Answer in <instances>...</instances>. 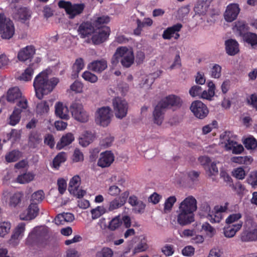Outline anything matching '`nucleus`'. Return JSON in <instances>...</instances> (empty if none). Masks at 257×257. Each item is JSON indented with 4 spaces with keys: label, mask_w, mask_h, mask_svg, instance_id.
<instances>
[{
    "label": "nucleus",
    "mask_w": 257,
    "mask_h": 257,
    "mask_svg": "<svg viewBox=\"0 0 257 257\" xmlns=\"http://www.w3.org/2000/svg\"><path fill=\"white\" fill-rule=\"evenodd\" d=\"M59 82V79L53 77L49 79L47 71H43L37 75L33 82L36 97L42 99L44 96L50 93Z\"/></svg>",
    "instance_id": "1"
},
{
    "label": "nucleus",
    "mask_w": 257,
    "mask_h": 257,
    "mask_svg": "<svg viewBox=\"0 0 257 257\" xmlns=\"http://www.w3.org/2000/svg\"><path fill=\"white\" fill-rule=\"evenodd\" d=\"M182 104V100L180 97L175 95H170L162 99L156 106L153 112L154 123L161 125L166 109L172 107H180Z\"/></svg>",
    "instance_id": "2"
},
{
    "label": "nucleus",
    "mask_w": 257,
    "mask_h": 257,
    "mask_svg": "<svg viewBox=\"0 0 257 257\" xmlns=\"http://www.w3.org/2000/svg\"><path fill=\"white\" fill-rule=\"evenodd\" d=\"M15 33L13 22L0 13V35L2 39L9 40Z\"/></svg>",
    "instance_id": "3"
},
{
    "label": "nucleus",
    "mask_w": 257,
    "mask_h": 257,
    "mask_svg": "<svg viewBox=\"0 0 257 257\" xmlns=\"http://www.w3.org/2000/svg\"><path fill=\"white\" fill-rule=\"evenodd\" d=\"M72 116L74 119L80 122H86L89 120L88 113L83 108L82 104L75 101L72 103L70 106Z\"/></svg>",
    "instance_id": "4"
},
{
    "label": "nucleus",
    "mask_w": 257,
    "mask_h": 257,
    "mask_svg": "<svg viewBox=\"0 0 257 257\" xmlns=\"http://www.w3.org/2000/svg\"><path fill=\"white\" fill-rule=\"evenodd\" d=\"M58 6L60 8L65 9L66 13L69 15L71 19L81 14L85 8L84 4H72L70 2L62 0L58 2Z\"/></svg>",
    "instance_id": "5"
},
{
    "label": "nucleus",
    "mask_w": 257,
    "mask_h": 257,
    "mask_svg": "<svg viewBox=\"0 0 257 257\" xmlns=\"http://www.w3.org/2000/svg\"><path fill=\"white\" fill-rule=\"evenodd\" d=\"M117 54L121 57L120 60L121 65L126 68H128L134 63L135 57L133 49L126 47H119L117 48Z\"/></svg>",
    "instance_id": "6"
},
{
    "label": "nucleus",
    "mask_w": 257,
    "mask_h": 257,
    "mask_svg": "<svg viewBox=\"0 0 257 257\" xmlns=\"http://www.w3.org/2000/svg\"><path fill=\"white\" fill-rule=\"evenodd\" d=\"M112 105L115 116L122 118L126 115L128 110V103L123 99L117 97L112 99Z\"/></svg>",
    "instance_id": "7"
},
{
    "label": "nucleus",
    "mask_w": 257,
    "mask_h": 257,
    "mask_svg": "<svg viewBox=\"0 0 257 257\" xmlns=\"http://www.w3.org/2000/svg\"><path fill=\"white\" fill-rule=\"evenodd\" d=\"M111 115V109L109 106L98 108L95 116L96 123L103 127L107 126L110 122Z\"/></svg>",
    "instance_id": "8"
},
{
    "label": "nucleus",
    "mask_w": 257,
    "mask_h": 257,
    "mask_svg": "<svg viewBox=\"0 0 257 257\" xmlns=\"http://www.w3.org/2000/svg\"><path fill=\"white\" fill-rule=\"evenodd\" d=\"M190 109L194 116L200 119L206 117L209 113L207 106L200 100L193 101Z\"/></svg>",
    "instance_id": "9"
},
{
    "label": "nucleus",
    "mask_w": 257,
    "mask_h": 257,
    "mask_svg": "<svg viewBox=\"0 0 257 257\" xmlns=\"http://www.w3.org/2000/svg\"><path fill=\"white\" fill-rule=\"evenodd\" d=\"M182 27L183 25L180 23H177L171 27H168L163 32V38L165 40H170L174 38L175 40H178L180 36L179 32Z\"/></svg>",
    "instance_id": "10"
},
{
    "label": "nucleus",
    "mask_w": 257,
    "mask_h": 257,
    "mask_svg": "<svg viewBox=\"0 0 257 257\" xmlns=\"http://www.w3.org/2000/svg\"><path fill=\"white\" fill-rule=\"evenodd\" d=\"M240 11L238 4L233 3L228 5L224 14V19L228 22H233L237 18Z\"/></svg>",
    "instance_id": "11"
},
{
    "label": "nucleus",
    "mask_w": 257,
    "mask_h": 257,
    "mask_svg": "<svg viewBox=\"0 0 257 257\" xmlns=\"http://www.w3.org/2000/svg\"><path fill=\"white\" fill-rule=\"evenodd\" d=\"M38 205L36 203H31L27 209L20 215V218L22 220H30L34 219L39 213Z\"/></svg>",
    "instance_id": "12"
},
{
    "label": "nucleus",
    "mask_w": 257,
    "mask_h": 257,
    "mask_svg": "<svg viewBox=\"0 0 257 257\" xmlns=\"http://www.w3.org/2000/svg\"><path fill=\"white\" fill-rule=\"evenodd\" d=\"M110 29L105 28L101 30H96L91 37L94 45H99L104 42L109 35Z\"/></svg>",
    "instance_id": "13"
},
{
    "label": "nucleus",
    "mask_w": 257,
    "mask_h": 257,
    "mask_svg": "<svg viewBox=\"0 0 257 257\" xmlns=\"http://www.w3.org/2000/svg\"><path fill=\"white\" fill-rule=\"evenodd\" d=\"M179 209L193 213L197 209L196 200L192 196L186 198L180 204Z\"/></svg>",
    "instance_id": "14"
},
{
    "label": "nucleus",
    "mask_w": 257,
    "mask_h": 257,
    "mask_svg": "<svg viewBox=\"0 0 257 257\" xmlns=\"http://www.w3.org/2000/svg\"><path fill=\"white\" fill-rule=\"evenodd\" d=\"M96 29L92 23L89 22H83L78 27L77 32L81 38H85L91 35Z\"/></svg>",
    "instance_id": "15"
},
{
    "label": "nucleus",
    "mask_w": 257,
    "mask_h": 257,
    "mask_svg": "<svg viewBox=\"0 0 257 257\" xmlns=\"http://www.w3.org/2000/svg\"><path fill=\"white\" fill-rule=\"evenodd\" d=\"M107 68V61L103 58L93 60L88 65V69L97 73H101Z\"/></svg>",
    "instance_id": "16"
},
{
    "label": "nucleus",
    "mask_w": 257,
    "mask_h": 257,
    "mask_svg": "<svg viewBox=\"0 0 257 257\" xmlns=\"http://www.w3.org/2000/svg\"><path fill=\"white\" fill-rule=\"evenodd\" d=\"M26 224L24 222H21L18 224L15 228L11 238L9 240V243L13 245H16L18 244L19 240L22 237L25 230Z\"/></svg>",
    "instance_id": "17"
},
{
    "label": "nucleus",
    "mask_w": 257,
    "mask_h": 257,
    "mask_svg": "<svg viewBox=\"0 0 257 257\" xmlns=\"http://www.w3.org/2000/svg\"><path fill=\"white\" fill-rule=\"evenodd\" d=\"M114 159L113 154L111 151H106L100 154V157L97 162V165L101 168L108 167L113 163Z\"/></svg>",
    "instance_id": "18"
},
{
    "label": "nucleus",
    "mask_w": 257,
    "mask_h": 257,
    "mask_svg": "<svg viewBox=\"0 0 257 257\" xmlns=\"http://www.w3.org/2000/svg\"><path fill=\"white\" fill-rule=\"evenodd\" d=\"M177 220L178 224L181 226L190 224L194 221V214L187 212L184 210H179Z\"/></svg>",
    "instance_id": "19"
},
{
    "label": "nucleus",
    "mask_w": 257,
    "mask_h": 257,
    "mask_svg": "<svg viewBox=\"0 0 257 257\" xmlns=\"http://www.w3.org/2000/svg\"><path fill=\"white\" fill-rule=\"evenodd\" d=\"M36 50L32 45L27 46L21 49L18 54V58L21 61L31 60L35 54Z\"/></svg>",
    "instance_id": "20"
},
{
    "label": "nucleus",
    "mask_w": 257,
    "mask_h": 257,
    "mask_svg": "<svg viewBox=\"0 0 257 257\" xmlns=\"http://www.w3.org/2000/svg\"><path fill=\"white\" fill-rule=\"evenodd\" d=\"M240 238L242 242L257 241V227L245 229L240 234Z\"/></svg>",
    "instance_id": "21"
},
{
    "label": "nucleus",
    "mask_w": 257,
    "mask_h": 257,
    "mask_svg": "<svg viewBox=\"0 0 257 257\" xmlns=\"http://www.w3.org/2000/svg\"><path fill=\"white\" fill-rule=\"evenodd\" d=\"M24 198V194L21 191H17L11 194L8 200V205L11 208H17L20 206Z\"/></svg>",
    "instance_id": "22"
},
{
    "label": "nucleus",
    "mask_w": 257,
    "mask_h": 257,
    "mask_svg": "<svg viewBox=\"0 0 257 257\" xmlns=\"http://www.w3.org/2000/svg\"><path fill=\"white\" fill-rule=\"evenodd\" d=\"M96 138V134L94 131H85L79 139V144L85 147L91 143Z\"/></svg>",
    "instance_id": "23"
},
{
    "label": "nucleus",
    "mask_w": 257,
    "mask_h": 257,
    "mask_svg": "<svg viewBox=\"0 0 257 257\" xmlns=\"http://www.w3.org/2000/svg\"><path fill=\"white\" fill-rule=\"evenodd\" d=\"M55 113L56 116L61 119L68 120L69 118L68 109L62 102H57L55 105Z\"/></svg>",
    "instance_id": "24"
},
{
    "label": "nucleus",
    "mask_w": 257,
    "mask_h": 257,
    "mask_svg": "<svg viewBox=\"0 0 257 257\" xmlns=\"http://www.w3.org/2000/svg\"><path fill=\"white\" fill-rule=\"evenodd\" d=\"M226 53L230 56H234L239 52L238 44L233 39H229L225 41Z\"/></svg>",
    "instance_id": "25"
},
{
    "label": "nucleus",
    "mask_w": 257,
    "mask_h": 257,
    "mask_svg": "<svg viewBox=\"0 0 257 257\" xmlns=\"http://www.w3.org/2000/svg\"><path fill=\"white\" fill-rule=\"evenodd\" d=\"M242 226V222L239 221L236 224L224 227V234L225 237L230 238L235 235L236 232L240 230Z\"/></svg>",
    "instance_id": "26"
},
{
    "label": "nucleus",
    "mask_w": 257,
    "mask_h": 257,
    "mask_svg": "<svg viewBox=\"0 0 257 257\" xmlns=\"http://www.w3.org/2000/svg\"><path fill=\"white\" fill-rule=\"evenodd\" d=\"M110 21L107 16H102L94 18L92 20V24L96 30H101L108 27H104V24H107Z\"/></svg>",
    "instance_id": "27"
},
{
    "label": "nucleus",
    "mask_w": 257,
    "mask_h": 257,
    "mask_svg": "<svg viewBox=\"0 0 257 257\" xmlns=\"http://www.w3.org/2000/svg\"><path fill=\"white\" fill-rule=\"evenodd\" d=\"M37 67L36 65L32 63L27 68L24 72L19 77V79L25 81L31 80L34 70Z\"/></svg>",
    "instance_id": "28"
},
{
    "label": "nucleus",
    "mask_w": 257,
    "mask_h": 257,
    "mask_svg": "<svg viewBox=\"0 0 257 257\" xmlns=\"http://www.w3.org/2000/svg\"><path fill=\"white\" fill-rule=\"evenodd\" d=\"M233 29L234 31L236 32L242 37L248 32V27L244 21H238L236 22Z\"/></svg>",
    "instance_id": "29"
},
{
    "label": "nucleus",
    "mask_w": 257,
    "mask_h": 257,
    "mask_svg": "<svg viewBox=\"0 0 257 257\" xmlns=\"http://www.w3.org/2000/svg\"><path fill=\"white\" fill-rule=\"evenodd\" d=\"M22 93L18 87L10 88L7 92V99L9 102H14L21 98Z\"/></svg>",
    "instance_id": "30"
},
{
    "label": "nucleus",
    "mask_w": 257,
    "mask_h": 257,
    "mask_svg": "<svg viewBox=\"0 0 257 257\" xmlns=\"http://www.w3.org/2000/svg\"><path fill=\"white\" fill-rule=\"evenodd\" d=\"M74 140V137L72 134L67 133L63 136L59 142L57 144L56 148L58 150H61L64 147L70 145Z\"/></svg>",
    "instance_id": "31"
},
{
    "label": "nucleus",
    "mask_w": 257,
    "mask_h": 257,
    "mask_svg": "<svg viewBox=\"0 0 257 257\" xmlns=\"http://www.w3.org/2000/svg\"><path fill=\"white\" fill-rule=\"evenodd\" d=\"M22 112V109L16 107L9 118L8 123L12 126H15L19 123L21 120Z\"/></svg>",
    "instance_id": "32"
},
{
    "label": "nucleus",
    "mask_w": 257,
    "mask_h": 257,
    "mask_svg": "<svg viewBox=\"0 0 257 257\" xmlns=\"http://www.w3.org/2000/svg\"><path fill=\"white\" fill-rule=\"evenodd\" d=\"M42 139L40 135L36 132H32L29 137L28 144L30 147L36 148L41 142Z\"/></svg>",
    "instance_id": "33"
},
{
    "label": "nucleus",
    "mask_w": 257,
    "mask_h": 257,
    "mask_svg": "<svg viewBox=\"0 0 257 257\" xmlns=\"http://www.w3.org/2000/svg\"><path fill=\"white\" fill-rule=\"evenodd\" d=\"M81 179L78 175L73 177L70 180L68 190L70 193H74L80 184Z\"/></svg>",
    "instance_id": "34"
},
{
    "label": "nucleus",
    "mask_w": 257,
    "mask_h": 257,
    "mask_svg": "<svg viewBox=\"0 0 257 257\" xmlns=\"http://www.w3.org/2000/svg\"><path fill=\"white\" fill-rule=\"evenodd\" d=\"M67 159L66 153L63 152L59 153L53 160V166L58 169L62 163H64Z\"/></svg>",
    "instance_id": "35"
},
{
    "label": "nucleus",
    "mask_w": 257,
    "mask_h": 257,
    "mask_svg": "<svg viewBox=\"0 0 257 257\" xmlns=\"http://www.w3.org/2000/svg\"><path fill=\"white\" fill-rule=\"evenodd\" d=\"M230 160L233 163L246 165H250L253 161L251 157L247 156L232 157Z\"/></svg>",
    "instance_id": "36"
},
{
    "label": "nucleus",
    "mask_w": 257,
    "mask_h": 257,
    "mask_svg": "<svg viewBox=\"0 0 257 257\" xmlns=\"http://www.w3.org/2000/svg\"><path fill=\"white\" fill-rule=\"evenodd\" d=\"M242 38L244 42L250 45L252 48L257 45V34L255 33L248 32L243 36Z\"/></svg>",
    "instance_id": "37"
},
{
    "label": "nucleus",
    "mask_w": 257,
    "mask_h": 257,
    "mask_svg": "<svg viewBox=\"0 0 257 257\" xmlns=\"http://www.w3.org/2000/svg\"><path fill=\"white\" fill-rule=\"evenodd\" d=\"M22 154L18 150H13L7 154L5 156L6 161L8 163L17 161L21 157Z\"/></svg>",
    "instance_id": "38"
},
{
    "label": "nucleus",
    "mask_w": 257,
    "mask_h": 257,
    "mask_svg": "<svg viewBox=\"0 0 257 257\" xmlns=\"http://www.w3.org/2000/svg\"><path fill=\"white\" fill-rule=\"evenodd\" d=\"M243 144L247 150H254L257 148V140L252 136L245 139Z\"/></svg>",
    "instance_id": "39"
},
{
    "label": "nucleus",
    "mask_w": 257,
    "mask_h": 257,
    "mask_svg": "<svg viewBox=\"0 0 257 257\" xmlns=\"http://www.w3.org/2000/svg\"><path fill=\"white\" fill-rule=\"evenodd\" d=\"M84 67L83 59L82 58L76 59L72 67L73 72L74 73V75L78 76V73L83 69Z\"/></svg>",
    "instance_id": "40"
},
{
    "label": "nucleus",
    "mask_w": 257,
    "mask_h": 257,
    "mask_svg": "<svg viewBox=\"0 0 257 257\" xmlns=\"http://www.w3.org/2000/svg\"><path fill=\"white\" fill-rule=\"evenodd\" d=\"M122 224V219L120 216H117L112 218L109 223L108 228L114 231L119 228Z\"/></svg>",
    "instance_id": "41"
},
{
    "label": "nucleus",
    "mask_w": 257,
    "mask_h": 257,
    "mask_svg": "<svg viewBox=\"0 0 257 257\" xmlns=\"http://www.w3.org/2000/svg\"><path fill=\"white\" fill-rule=\"evenodd\" d=\"M106 212V209L101 206H97L91 210L90 212L92 219H96L104 214Z\"/></svg>",
    "instance_id": "42"
},
{
    "label": "nucleus",
    "mask_w": 257,
    "mask_h": 257,
    "mask_svg": "<svg viewBox=\"0 0 257 257\" xmlns=\"http://www.w3.org/2000/svg\"><path fill=\"white\" fill-rule=\"evenodd\" d=\"M34 179V175L31 173H26L18 176L17 178V182L25 184L30 182Z\"/></svg>",
    "instance_id": "43"
},
{
    "label": "nucleus",
    "mask_w": 257,
    "mask_h": 257,
    "mask_svg": "<svg viewBox=\"0 0 257 257\" xmlns=\"http://www.w3.org/2000/svg\"><path fill=\"white\" fill-rule=\"evenodd\" d=\"M18 18L22 21H25L31 17L30 12L26 8H20L17 12Z\"/></svg>",
    "instance_id": "44"
},
{
    "label": "nucleus",
    "mask_w": 257,
    "mask_h": 257,
    "mask_svg": "<svg viewBox=\"0 0 257 257\" xmlns=\"http://www.w3.org/2000/svg\"><path fill=\"white\" fill-rule=\"evenodd\" d=\"M49 110V105L46 101H42L38 103L36 107V112L38 114H43L48 112Z\"/></svg>",
    "instance_id": "45"
},
{
    "label": "nucleus",
    "mask_w": 257,
    "mask_h": 257,
    "mask_svg": "<svg viewBox=\"0 0 257 257\" xmlns=\"http://www.w3.org/2000/svg\"><path fill=\"white\" fill-rule=\"evenodd\" d=\"M82 77L86 81L94 83L98 80L97 76L89 71H84L82 74Z\"/></svg>",
    "instance_id": "46"
},
{
    "label": "nucleus",
    "mask_w": 257,
    "mask_h": 257,
    "mask_svg": "<svg viewBox=\"0 0 257 257\" xmlns=\"http://www.w3.org/2000/svg\"><path fill=\"white\" fill-rule=\"evenodd\" d=\"M44 198V192L39 190L34 193L31 196V203H36L38 205Z\"/></svg>",
    "instance_id": "47"
},
{
    "label": "nucleus",
    "mask_w": 257,
    "mask_h": 257,
    "mask_svg": "<svg viewBox=\"0 0 257 257\" xmlns=\"http://www.w3.org/2000/svg\"><path fill=\"white\" fill-rule=\"evenodd\" d=\"M113 255V251L110 248L104 247L96 252V257H112Z\"/></svg>",
    "instance_id": "48"
},
{
    "label": "nucleus",
    "mask_w": 257,
    "mask_h": 257,
    "mask_svg": "<svg viewBox=\"0 0 257 257\" xmlns=\"http://www.w3.org/2000/svg\"><path fill=\"white\" fill-rule=\"evenodd\" d=\"M206 217L211 223H219L222 218V214L216 211L209 214Z\"/></svg>",
    "instance_id": "49"
},
{
    "label": "nucleus",
    "mask_w": 257,
    "mask_h": 257,
    "mask_svg": "<svg viewBox=\"0 0 257 257\" xmlns=\"http://www.w3.org/2000/svg\"><path fill=\"white\" fill-rule=\"evenodd\" d=\"M123 204L116 197L109 203L108 211H112L122 207Z\"/></svg>",
    "instance_id": "50"
},
{
    "label": "nucleus",
    "mask_w": 257,
    "mask_h": 257,
    "mask_svg": "<svg viewBox=\"0 0 257 257\" xmlns=\"http://www.w3.org/2000/svg\"><path fill=\"white\" fill-rule=\"evenodd\" d=\"M11 224L9 222H3L0 223V236L4 237L8 234L11 229Z\"/></svg>",
    "instance_id": "51"
},
{
    "label": "nucleus",
    "mask_w": 257,
    "mask_h": 257,
    "mask_svg": "<svg viewBox=\"0 0 257 257\" xmlns=\"http://www.w3.org/2000/svg\"><path fill=\"white\" fill-rule=\"evenodd\" d=\"M220 138L222 141V143L224 144L233 139H235L236 136L230 131H225L220 135Z\"/></svg>",
    "instance_id": "52"
},
{
    "label": "nucleus",
    "mask_w": 257,
    "mask_h": 257,
    "mask_svg": "<svg viewBox=\"0 0 257 257\" xmlns=\"http://www.w3.org/2000/svg\"><path fill=\"white\" fill-rule=\"evenodd\" d=\"M161 251L166 256H171L175 252L174 246L172 244H166L162 247Z\"/></svg>",
    "instance_id": "53"
},
{
    "label": "nucleus",
    "mask_w": 257,
    "mask_h": 257,
    "mask_svg": "<svg viewBox=\"0 0 257 257\" xmlns=\"http://www.w3.org/2000/svg\"><path fill=\"white\" fill-rule=\"evenodd\" d=\"M221 67L217 64L213 65L211 69V77L214 78H219L221 75Z\"/></svg>",
    "instance_id": "54"
},
{
    "label": "nucleus",
    "mask_w": 257,
    "mask_h": 257,
    "mask_svg": "<svg viewBox=\"0 0 257 257\" xmlns=\"http://www.w3.org/2000/svg\"><path fill=\"white\" fill-rule=\"evenodd\" d=\"M176 202V198L175 196H172L168 198L164 204V210L170 211Z\"/></svg>",
    "instance_id": "55"
},
{
    "label": "nucleus",
    "mask_w": 257,
    "mask_h": 257,
    "mask_svg": "<svg viewBox=\"0 0 257 257\" xmlns=\"http://www.w3.org/2000/svg\"><path fill=\"white\" fill-rule=\"evenodd\" d=\"M202 229L204 230L207 234L210 236H212L215 233V229L207 222L202 224Z\"/></svg>",
    "instance_id": "56"
},
{
    "label": "nucleus",
    "mask_w": 257,
    "mask_h": 257,
    "mask_svg": "<svg viewBox=\"0 0 257 257\" xmlns=\"http://www.w3.org/2000/svg\"><path fill=\"white\" fill-rule=\"evenodd\" d=\"M113 140L114 138L109 135L101 139L100 144L101 146L104 148H107L111 145Z\"/></svg>",
    "instance_id": "57"
},
{
    "label": "nucleus",
    "mask_w": 257,
    "mask_h": 257,
    "mask_svg": "<svg viewBox=\"0 0 257 257\" xmlns=\"http://www.w3.org/2000/svg\"><path fill=\"white\" fill-rule=\"evenodd\" d=\"M202 89L201 86L198 85H194L191 87L189 91V93L190 95L193 97H195L196 96H200Z\"/></svg>",
    "instance_id": "58"
},
{
    "label": "nucleus",
    "mask_w": 257,
    "mask_h": 257,
    "mask_svg": "<svg viewBox=\"0 0 257 257\" xmlns=\"http://www.w3.org/2000/svg\"><path fill=\"white\" fill-rule=\"evenodd\" d=\"M242 217L240 213H233L229 215L226 219L225 222L227 224H229L233 223L236 221H238Z\"/></svg>",
    "instance_id": "59"
},
{
    "label": "nucleus",
    "mask_w": 257,
    "mask_h": 257,
    "mask_svg": "<svg viewBox=\"0 0 257 257\" xmlns=\"http://www.w3.org/2000/svg\"><path fill=\"white\" fill-rule=\"evenodd\" d=\"M148 248V244L144 241L139 242L133 250V254L144 251Z\"/></svg>",
    "instance_id": "60"
},
{
    "label": "nucleus",
    "mask_w": 257,
    "mask_h": 257,
    "mask_svg": "<svg viewBox=\"0 0 257 257\" xmlns=\"http://www.w3.org/2000/svg\"><path fill=\"white\" fill-rule=\"evenodd\" d=\"M233 175L237 179L242 180L245 176V171L242 168L239 167L234 170Z\"/></svg>",
    "instance_id": "61"
},
{
    "label": "nucleus",
    "mask_w": 257,
    "mask_h": 257,
    "mask_svg": "<svg viewBox=\"0 0 257 257\" xmlns=\"http://www.w3.org/2000/svg\"><path fill=\"white\" fill-rule=\"evenodd\" d=\"M83 87V85L81 82L75 81L71 85L70 89L76 93H80L82 91Z\"/></svg>",
    "instance_id": "62"
},
{
    "label": "nucleus",
    "mask_w": 257,
    "mask_h": 257,
    "mask_svg": "<svg viewBox=\"0 0 257 257\" xmlns=\"http://www.w3.org/2000/svg\"><path fill=\"white\" fill-rule=\"evenodd\" d=\"M57 185L59 192L63 194L66 189L67 184L66 181L63 178H60L57 181Z\"/></svg>",
    "instance_id": "63"
},
{
    "label": "nucleus",
    "mask_w": 257,
    "mask_h": 257,
    "mask_svg": "<svg viewBox=\"0 0 257 257\" xmlns=\"http://www.w3.org/2000/svg\"><path fill=\"white\" fill-rule=\"evenodd\" d=\"M247 181L252 187L255 188L257 187V171L250 175L249 178L247 179Z\"/></svg>",
    "instance_id": "64"
}]
</instances>
